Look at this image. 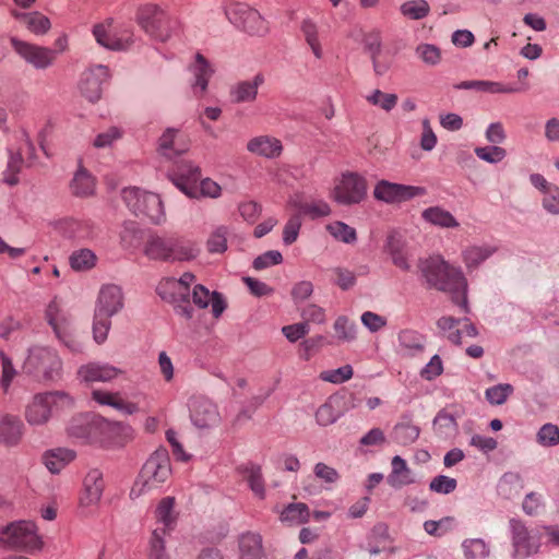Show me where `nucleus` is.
Wrapping results in <instances>:
<instances>
[{
  "instance_id": "nucleus-45",
  "label": "nucleus",
  "mask_w": 559,
  "mask_h": 559,
  "mask_svg": "<svg viewBox=\"0 0 559 559\" xmlns=\"http://www.w3.org/2000/svg\"><path fill=\"white\" fill-rule=\"evenodd\" d=\"M24 26L35 35H45L51 27L50 20L38 11L28 12Z\"/></svg>"
},
{
  "instance_id": "nucleus-19",
  "label": "nucleus",
  "mask_w": 559,
  "mask_h": 559,
  "mask_svg": "<svg viewBox=\"0 0 559 559\" xmlns=\"http://www.w3.org/2000/svg\"><path fill=\"white\" fill-rule=\"evenodd\" d=\"M195 281V276L192 273H185L179 280L169 278L158 287L159 295L166 290H169L174 298H178L186 302L182 307V311L187 318H191V311L189 310V286Z\"/></svg>"
},
{
  "instance_id": "nucleus-61",
  "label": "nucleus",
  "mask_w": 559,
  "mask_h": 559,
  "mask_svg": "<svg viewBox=\"0 0 559 559\" xmlns=\"http://www.w3.org/2000/svg\"><path fill=\"white\" fill-rule=\"evenodd\" d=\"M24 160L21 153H13L10 156L8 163V176L5 177V181L10 186H14L19 182L17 174L21 171L23 167Z\"/></svg>"
},
{
  "instance_id": "nucleus-10",
  "label": "nucleus",
  "mask_w": 559,
  "mask_h": 559,
  "mask_svg": "<svg viewBox=\"0 0 559 559\" xmlns=\"http://www.w3.org/2000/svg\"><path fill=\"white\" fill-rule=\"evenodd\" d=\"M10 44L21 59L37 70H46L57 60V50L49 47L22 40L15 36L10 38Z\"/></svg>"
},
{
  "instance_id": "nucleus-21",
  "label": "nucleus",
  "mask_w": 559,
  "mask_h": 559,
  "mask_svg": "<svg viewBox=\"0 0 559 559\" xmlns=\"http://www.w3.org/2000/svg\"><path fill=\"white\" fill-rule=\"evenodd\" d=\"M105 488L103 474L98 469H92L84 478V489L80 497L82 507H90L99 502Z\"/></svg>"
},
{
  "instance_id": "nucleus-2",
  "label": "nucleus",
  "mask_w": 559,
  "mask_h": 559,
  "mask_svg": "<svg viewBox=\"0 0 559 559\" xmlns=\"http://www.w3.org/2000/svg\"><path fill=\"white\" fill-rule=\"evenodd\" d=\"M135 22L145 34L162 43L169 40L180 25L176 17L152 2L143 3L136 9Z\"/></svg>"
},
{
  "instance_id": "nucleus-56",
  "label": "nucleus",
  "mask_w": 559,
  "mask_h": 559,
  "mask_svg": "<svg viewBox=\"0 0 559 559\" xmlns=\"http://www.w3.org/2000/svg\"><path fill=\"white\" fill-rule=\"evenodd\" d=\"M164 535L165 534L159 531V527L154 530L150 540V559H168L165 552Z\"/></svg>"
},
{
  "instance_id": "nucleus-9",
  "label": "nucleus",
  "mask_w": 559,
  "mask_h": 559,
  "mask_svg": "<svg viewBox=\"0 0 559 559\" xmlns=\"http://www.w3.org/2000/svg\"><path fill=\"white\" fill-rule=\"evenodd\" d=\"M92 32L96 41L110 50H126L133 44V31L116 26L110 17L95 24Z\"/></svg>"
},
{
  "instance_id": "nucleus-16",
  "label": "nucleus",
  "mask_w": 559,
  "mask_h": 559,
  "mask_svg": "<svg viewBox=\"0 0 559 559\" xmlns=\"http://www.w3.org/2000/svg\"><path fill=\"white\" fill-rule=\"evenodd\" d=\"M102 442L106 447H124L133 439L131 426L120 421L102 420L99 423Z\"/></svg>"
},
{
  "instance_id": "nucleus-37",
  "label": "nucleus",
  "mask_w": 559,
  "mask_h": 559,
  "mask_svg": "<svg viewBox=\"0 0 559 559\" xmlns=\"http://www.w3.org/2000/svg\"><path fill=\"white\" fill-rule=\"evenodd\" d=\"M423 217L427 222H429L433 225L440 226V227H444V228H451V227L459 226V223L454 218V216L450 212H448L439 206H432V207L426 209L423 212Z\"/></svg>"
},
{
  "instance_id": "nucleus-49",
  "label": "nucleus",
  "mask_w": 559,
  "mask_h": 559,
  "mask_svg": "<svg viewBox=\"0 0 559 559\" xmlns=\"http://www.w3.org/2000/svg\"><path fill=\"white\" fill-rule=\"evenodd\" d=\"M301 31L305 35L307 44L310 46L313 55L320 59L322 57V48L318 37V28L311 20H305L301 24Z\"/></svg>"
},
{
  "instance_id": "nucleus-34",
  "label": "nucleus",
  "mask_w": 559,
  "mask_h": 559,
  "mask_svg": "<svg viewBox=\"0 0 559 559\" xmlns=\"http://www.w3.org/2000/svg\"><path fill=\"white\" fill-rule=\"evenodd\" d=\"M191 71L195 76L194 90L197 91V88H200V93H204L206 91L209 80L213 74V70L203 55H195V61L191 66Z\"/></svg>"
},
{
  "instance_id": "nucleus-22",
  "label": "nucleus",
  "mask_w": 559,
  "mask_h": 559,
  "mask_svg": "<svg viewBox=\"0 0 559 559\" xmlns=\"http://www.w3.org/2000/svg\"><path fill=\"white\" fill-rule=\"evenodd\" d=\"M265 82L262 72L257 73L252 80H245L236 83L231 88V96L235 103H252L257 99L258 88Z\"/></svg>"
},
{
  "instance_id": "nucleus-31",
  "label": "nucleus",
  "mask_w": 559,
  "mask_h": 559,
  "mask_svg": "<svg viewBox=\"0 0 559 559\" xmlns=\"http://www.w3.org/2000/svg\"><path fill=\"white\" fill-rule=\"evenodd\" d=\"M74 457V451L58 448L45 454L44 463L51 473H59L67 464L72 462Z\"/></svg>"
},
{
  "instance_id": "nucleus-33",
  "label": "nucleus",
  "mask_w": 559,
  "mask_h": 559,
  "mask_svg": "<svg viewBox=\"0 0 559 559\" xmlns=\"http://www.w3.org/2000/svg\"><path fill=\"white\" fill-rule=\"evenodd\" d=\"M241 559H261L262 558V539L254 533L243 534L239 542Z\"/></svg>"
},
{
  "instance_id": "nucleus-23",
  "label": "nucleus",
  "mask_w": 559,
  "mask_h": 559,
  "mask_svg": "<svg viewBox=\"0 0 559 559\" xmlns=\"http://www.w3.org/2000/svg\"><path fill=\"white\" fill-rule=\"evenodd\" d=\"M511 527L513 534L514 556L519 559H523L535 552L537 547L532 542L527 528L516 520L511 521Z\"/></svg>"
},
{
  "instance_id": "nucleus-60",
  "label": "nucleus",
  "mask_w": 559,
  "mask_h": 559,
  "mask_svg": "<svg viewBox=\"0 0 559 559\" xmlns=\"http://www.w3.org/2000/svg\"><path fill=\"white\" fill-rule=\"evenodd\" d=\"M227 229L225 227L217 228L207 240V249L211 252H224L227 248Z\"/></svg>"
},
{
  "instance_id": "nucleus-17",
  "label": "nucleus",
  "mask_w": 559,
  "mask_h": 559,
  "mask_svg": "<svg viewBox=\"0 0 559 559\" xmlns=\"http://www.w3.org/2000/svg\"><path fill=\"white\" fill-rule=\"evenodd\" d=\"M108 76V69L105 66L86 71L80 84L82 95L91 103L97 102L102 96V84Z\"/></svg>"
},
{
  "instance_id": "nucleus-14",
  "label": "nucleus",
  "mask_w": 559,
  "mask_h": 559,
  "mask_svg": "<svg viewBox=\"0 0 559 559\" xmlns=\"http://www.w3.org/2000/svg\"><path fill=\"white\" fill-rule=\"evenodd\" d=\"M423 193V188L393 183L386 180L379 181L373 190V197L385 203L403 202Z\"/></svg>"
},
{
  "instance_id": "nucleus-47",
  "label": "nucleus",
  "mask_w": 559,
  "mask_h": 559,
  "mask_svg": "<svg viewBox=\"0 0 559 559\" xmlns=\"http://www.w3.org/2000/svg\"><path fill=\"white\" fill-rule=\"evenodd\" d=\"M367 102L384 111H391L397 104V95L374 90L366 97Z\"/></svg>"
},
{
  "instance_id": "nucleus-25",
  "label": "nucleus",
  "mask_w": 559,
  "mask_h": 559,
  "mask_svg": "<svg viewBox=\"0 0 559 559\" xmlns=\"http://www.w3.org/2000/svg\"><path fill=\"white\" fill-rule=\"evenodd\" d=\"M120 373L121 370L109 365L88 364L79 369V376L86 382H107Z\"/></svg>"
},
{
  "instance_id": "nucleus-63",
  "label": "nucleus",
  "mask_w": 559,
  "mask_h": 559,
  "mask_svg": "<svg viewBox=\"0 0 559 559\" xmlns=\"http://www.w3.org/2000/svg\"><path fill=\"white\" fill-rule=\"evenodd\" d=\"M430 490L439 493H450L456 488V480L444 475L435 477L430 483Z\"/></svg>"
},
{
  "instance_id": "nucleus-7",
  "label": "nucleus",
  "mask_w": 559,
  "mask_h": 559,
  "mask_svg": "<svg viewBox=\"0 0 559 559\" xmlns=\"http://www.w3.org/2000/svg\"><path fill=\"white\" fill-rule=\"evenodd\" d=\"M122 199L136 216L147 217L155 224L164 217L163 204L156 193L131 187L123 189Z\"/></svg>"
},
{
  "instance_id": "nucleus-58",
  "label": "nucleus",
  "mask_w": 559,
  "mask_h": 559,
  "mask_svg": "<svg viewBox=\"0 0 559 559\" xmlns=\"http://www.w3.org/2000/svg\"><path fill=\"white\" fill-rule=\"evenodd\" d=\"M353 377V368L349 365H345L335 370H328L320 373V378L323 381L331 383H342L349 380Z\"/></svg>"
},
{
  "instance_id": "nucleus-29",
  "label": "nucleus",
  "mask_w": 559,
  "mask_h": 559,
  "mask_svg": "<svg viewBox=\"0 0 559 559\" xmlns=\"http://www.w3.org/2000/svg\"><path fill=\"white\" fill-rule=\"evenodd\" d=\"M457 90H474L477 92L483 93H490V94H497V93H518L521 90L513 86H506L498 82H491V81H463L459 84L454 85Z\"/></svg>"
},
{
  "instance_id": "nucleus-13",
  "label": "nucleus",
  "mask_w": 559,
  "mask_h": 559,
  "mask_svg": "<svg viewBox=\"0 0 559 559\" xmlns=\"http://www.w3.org/2000/svg\"><path fill=\"white\" fill-rule=\"evenodd\" d=\"M189 409L190 418L199 429H210L221 420L217 406L207 397H192L189 403Z\"/></svg>"
},
{
  "instance_id": "nucleus-3",
  "label": "nucleus",
  "mask_w": 559,
  "mask_h": 559,
  "mask_svg": "<svg viewBox=\"0 0 559 559\" xmlns=\"http://www.w3.org/2000/svg\"><path fill=\"white\" fill-rule=\"evenodd\" d=\"M144 253L153 260L188 261L198 255L199 249L190 241L151 234L145 241Z\"/></svg>"
},
{
  "instance_id": "nucleus-12",
  "label": "nucleus",
  "mask_w": 559,
  "mask_h": 559,
  "mask_svg": "<svg viewBox=\"0 0 559 559\" xmlns=\"http://www.w3.org/2000/svg\"><path fill=\"white\" fill-rule=\"evenodd\" d=\"M68 397L63 392H46L34 395L32 402L26 406L25 418L29 425H44L51 415L52 405L61 399Z\"/></svg>"
},
{
  "instance_id": "nucleus-46",
  "label": "nucleus",
  "mask_w": 559,
  "mask_h": 559,
  "mask_svg": "<svg viewBox=\"0 0 559 559\" xmlns=\"http://www.w3.org/2000/svg\"><path fill=\"white\" fill-rule=\"evenodd\" d=\"M430 8L426 0L406 1L401 5V13L412 20H421L429 14Z\"/></svg>"
},
{
  "instance_id": "nucleus-35",
  "label": "nucleus",
  "mask_w": 559,
  "mask_h": 559,
  "mask_svg": "<svg viewBox=\"0 0 559 559\" xmlns=\"http://www.w3.org/2000/svg\"><path fill=\"white\" fill-rule=\"evenodd\" d=\"M288 205L298 210V213L309 215L311 218L324 217L331 214L330 205L322 201L302 202L299 200H290Z\"/></svg>"
},
{
  "instance_id": "nucleus-6",
  "label": "nucleus",
  "mask_w": 559,
  "mask_h": 559,
  "mask_svg": "<svg viewBox=\"0 0 559 559\" xmlns=\"http://www.w3.org/2000/svg\"><path fill=\"white\" fill-rule=\"evenodd\" d=\"M23 369L28 374L41 377L46 381H55L61 376L62 361L55 349L33 346L28 350Z\"/></svg>"
},
{
  "instance_id": "nucleus-38",
  "label": "nucleus",
  "mask_w": 559,
  "mask_h": 559,
  "mask_svg": "<svg viewBox=\"0 0 559 559\" xmlns=\"http://www.w3.org/2000/svg\"><path fill=\"white\" fill-rule=\"evenodd\" d=\"M243 478L248 481L249 487L260 499L265 496L264 481L262 478L261 467L259 465L250 464L240 468Z\"/></svg>"
},
{
  "instance_id": "nucleus-52",
  "label": "nucleus",
  "mask_w": 559,
  "mask_h": 559,
  "mask_svg": "<svg viewBox=\"0 0 559 559\" xmlns=\"http://www.w3.org/2000/svg\"><path fill=\"white\" fill-rule=\"evenodd\" d=\"M513 392L511 384H498L486 390V399L492 405L503 404Z\"/></svg>"
},
{
  "instance_id": "nucleus-36",
  "label": "nucleus",
  "mask_w": 559,
  "mask_h": 559,
  "mask_svg": "<svg viewBox=\"0 0 559 559\" xmlns=\"http://www.w3.org/2000/svg\"><path fill=\"white\" fill-rule=\"evenodd\" d=\"M386 248L395 266L404 271L409 270L407 252L404 250V243L397 234L389 235Z\"/></svg>"
},
{
  "instance_id": "nucleus-26",
  "label": "nucleus",
  "mask_w": 559,
  "mask_h": 559,
  "mask_svg": "<svg viewBox=\"0 0 559 559\" xmlns=\"http://www.w3.org/2000/svg\"><path fill=\"white\" fill-rule=\"evenodd\" d=\"M92 395L97 403L111 406L128 415H132L139 411V407L135 403L124 400L123 396L118 392L111 393L107 391L95 390L93 391Z\"/></svg>"
},
{
  "instance_id": "nucleus-48",
  "label": "nucleus",
  "mask_w": 559,
  "mask_h": 559,
  "mask_svg": "<svg viewBox=\"0 0 559 559\" xmlns=\"http://www.w3.org/2000/svg\"><path fill=\"white\" fill-rule=\"evenodd\" d=\"M328 231L337 240L345 243H353L356 241V230L343 222H333L326 225Z\"/></svg>"
},
{
  "instance_id": "nucleus-15",
  "label": "nucleus",
  "mask_w": 559,
  "mask_h": 559,
  "mask_svg": "<svg viewBox=\"0 0 559 559\" xmlns=\"http://www.w3.org/2000/svg\"><path fill=\"white\" fill-rule=\"evenodd\" d=\"M200 178V168L185 160L179 162L170 175L173 183L189 198H198Z\"/></svg>"
},
{
  "instance_id": "nucleus-28",
  "label": "nucleus",
  "mask_w": 559,
  "mask_h": 559,
  "mask_svg": "<svg viewBox=\"0 0 559 559\" xmlns=\"http://www.w3.org/2000/svg\"><path fill=\"white\" fill-rule=\"evenodd\" d=\"M178 130L168 128L159 138L158 150L167 158L180 155L188 150V144L177 140Z\"/></svg>"
},
{
  "instance_id": "nucleus-62",
  "label": "nucleus",
  "mask_w": 559,
  "mask_h": 559,
  "mask_svg": "<svg viewBox=\"0 0 559 559\" xmlns=\"http://www.w3.org/2000/svg\"><path fill=\"white\" fill-rule=\"evenodd\" d=\"M282 261V253L276 250H271L255 258L253 261V267L255 270H263L270 265L280 264Z\"/></svg>"
},
{
  "instance_id": "nucleus-4",
  "label": "nucleus",
  "mask_w": 559,
  "mask_h": 559,
  "mask_svg": "<svg viewBox=\"0 0 559 559\" xmlns=\"http://www.w3.org/2000/svg\"><path fill=\"white\" fill-rule=\"evenodd\" d=\"M170 460L166 449H158L144 463L130 496L139 497L144 490L159 487L170 475Z\"/></svg>"
},
{
  "instance_id": "nucleus-53",
  "label": "nucleus",
  "mask_w": 559,
  "mask_h": 559,
  "mask_svg": "<svg viewBox=\"0 0 559 559\" xmlns=\"http://www.w3.org/2000/svg\"><path fill=\"white\" fill-rule=\"evenodd\" d=\"M463 548L468 559L485 558L489 552L485 542L479 538L466 539L463 543Z\"/></svg>"
},
{
  "instance_id": "nucleus-57",
  "label": "nucleus",
  "mask_w": 559,
  "mask_h": 559,
  "mask_svg": "<svg viewBox=\"0 0 559 559\" xmlns=\"http://www.w3.org/2000/svg\"><path fill=\"white\" fill-rule=\"evenodd\" d=\"M301 227L300 213L293 214L286 223L283 231V240L286 245H292L296 241Z\"/></svg>"
},
{
  "instance_id": "nucleus-20",
  "label": "nucleus",
  "mask_w": 559,
  "mask_h": 559,
  "mask_svg": "<svg viewBox=\"0 0 559 559\" xmlns=\"http://www.w3.org/2000/svg\"><path fill=\"white\" fill-rule=\"evenodd\" d=\"M59 308L57 302L52 301L46 309V319L51 325L56 336L72 352H80L81 346L69 332V324L66 319L59 320Z\"/></svg>"
},
{
  "instance_id": "nucleus-40",
  "label": "nucleus",
  "mask_w": 559,
  "mask_h": 559,
  "mask_svg": "<svg viewBox=\"0 0 559 559\" xmlns=\"http://www.w3.org/2000/svg\"><path fill=\"white\" fill-rule=\"evenodd\" d=\"M94 187V179L84 169L78 170L71 182V190L73 194L78 197H87L93 194Z\"/></svg>"
},
{
  "instance_id": "nucleus-32",
  "label": "nucleus",
  "mask_w": 559,
  "mask_h": 559,
  "mask_svg": "<svg viewBox=\"0 0 559 559\" xmlns=\"http://www.w3.org/2000/svg\"><path fill=\"white\" fill-rule=\"evenodd\" d=\"M411 474L405 460L396 455L392 460V472L388 476V483L394 488L409 485L413 483Z\"/></svg>"
},
{
  "instance_id": "nucleus-11",
  "label": "nucleus",
  "mask_w": 559,
  "mask_h": 559,
  "mask_svg": "<svg viewBox=\"0 0 559 559\" xmlns=\"http://www.w3.org/2000/svg\"><path fill=\"white\" fill-rule=\"evenodd\" d=\"M228 20L251 35L262 36L267 32V24L260 13L245 3H231L225 11Z\"/></svg>"
},
{
  "instance_id": "nucleus-24",
  "label": "nucleus",
  "mask_w": 559,
  "mask_h": 559,
  "mask_svg": "<svg viewBox=\"0 0 559 559\" xmlns=\"http://www.w3.org/2000/svg\"><path fill=\"white\" fill-rule=\"evenodd\" d=\"M193 304L199 308L212 307V313L218 318L226 308V304L218 293H210L203 285H195L192 292Z\"/></svg>"
},
{
  "instance_id": "nucleus-27",
  "label": "nucleus",
  "mask_w": 559,
  "mask_h": 559,
  "mask_svg": "<svg viewBox=\"0 0 559 559\" xmlns=\"http://www.w3.org/2000/svg\"><path fill=\"white\" fill-rule=\"evenodd\" d=\"M247 150L260 156L274 158L281 154L282 144L277 139L262 135L251 139L247 144Z\"/></svg>"
},
{
  "instance_id": "nucleus-1",
  "label": "nucleus",
  "mask_w": 559,
  "mask_h": 559,
  "mask_svg": "<svg viewBox=\"0 0 559 559\" xmlns=\"http://www.w3.org/2000/svg\"><path fill=\"white\" fill-rule=\"evenodd\" d=\"M421 272L430 287L449 293L451 300L468 312L466 280L457 269L440 258H430L423 263Z\"/></svg>"
},
{
  "instance_id": "nucleus-30",
  "label": "nucleus",
  "mask_w": 559,
  "mask_h": 559,
  "mask_svg": "<svg viewBox=\"0 0 559 559\" xmlns=\"http://www.w3.org/2000/svg\"><path fill=\"white\" fill-rule=\"evenodd\" d=\"M22 433L23 424L17 417L5 415L0 420V440L7 444H16L20 441Z\"/></svg>"
},
{
  "instance_id": "nucleus-43",
  "label": "nucleus",
  "mask_w": 559,
  "mask_h": 559,
  "mask_svg": "<svg viewBox=\"0 0 559 559\" xmlns=\"http://www.w3.org/2000/svg\"><path fill=\"white\" fill-rule=\"evenodd\" d=\"M309 509L305 503H292L287 506L281 514L284 522L306 523L309 520Z\"/></svg>"
},
{
  "instance_id": "nucleus-41",
  "label": "nucleus",
  "mask_w": 559,
  "mask_h": 559,
  "mask_svg": "<svg viewBox=\"0 0 559 559\" xmlns=\"http://www.w3.org/2000/svg\"><path fill=\"white\" fill-rule=\"evenodd\" d=\"M460 323V319H455L453 317H441L437 321V326L451 343L459 345L461 344L462 338L461 329L457 328Z\"/></svg>"
},
{
  "instance_id": "nucleus-8",
  "label": "nucleus",
  "mask_w": 559,
  "mask_h": 559,
  "mask_svg": "<svg viewBox=\"0 0 559 559\" xmlns=\"http://www.w3.org/2000/svg\"><path fill=\"white\" fill-rule=\"evenodd\" d=\"M367 180L358 173L346 171L335 181L331 198L340 204L360 203L367 195Z\"/></svg>"
},
{
  "instance_id": "nucleus-5",
  "label": "nucleus",
  "mask_w": 559,
  "mask_h": 559,
  "mask_svg": "<svg viewBox=\"0 0 559 559\" xmlns=\"http://www.w3.org/2000/svg\"><path fill=\"white\" fill-rule=\"evenodd\" d=\"M0 545L33 554L43 548L36 525L28 521L12 522L0 531Z\"/></svg>"
},
{
  "instance_id": "nucleus-50",
  "label": "nucleus",
  "mask_w": 559,
  "mask_h": 559,
  "mask_svg": "<svg viewBox=\"0 0 559 559\" xmlns=\"http://www.w3.org/2000/svg\"><path fill=\"white\" fill-rule=\"evenodd\" d=\"M536 441L543 447L558 445L559 427L550 423L543 425L536 435Z\"/></svg>"
},
{
  "instance_id": "nucleus-42",
  "label": "nucleus",
  "mask_w": 559,
  "mask_h": 559,
  "mask_svg": "<svg viewBox=\"0 0 559 559\" xmlns=\"http://www.w3.org/2000/svg\"><path fill=\"white\" fill-rule=\"evenodd\" d=\"M70 265L75 271H86L95 266L96 255L90 249H80L70 255Z\"/></svg>"
},
{
  "instance_id": "nucleus-39",
  "label": "nucleus",
  "mask_w": 559,
  "mask_h": 559,
  "mask_svg": "<svg viewBox=\"0 0 559 559\" xmlns=\"http://www.w3.org/2000/svg\"><path fill=\"white\" fill-rule=\"evenodd\" d=\"M399 342L412 355L421 353L425 348V337L413 330L401 331L399 333Z\"/></svg>"
},
{
  "instance_id": "nucleus-59",
  "label": "nucleus",
  "mask_w": 559,
  "mask_h": 559,
  "mask_svg": "<svg viewBox=\"0 0 559 559\" xmlns=\"http://www.w3.org/2000/svg\"><path fill=\"white\" fill-rule=\"evenodd\" d=\"M475 154L483 160L488 163H498L502 160L507 152L503 147L493 145V146H485V147H476Z\"/></svg>"
},
{
  "instance_id": "nucleus-64",
  "label": "nucleus",
  "mask_w": 559,
  "mask_h": 559,
  "mask_svg": "<svg viewBox=\"0 0 559 559\" xmlns=\"http://www.w3.org/2000/svg\"><path fill=\"white\" fill-rule=\"evenodd\" d=\"M142 238L143 233L138 228V226L134 223H129L124 225L123 230L121 233V239L123 242L128 243V246L131 247H138Z\"/></svg>"
},
{
  "instance_id": "nucleus-55",
  "label": "nucleus",
  "mask_w": 559,
  "mask_h": 559,
  "mask_svg": "<svg viewBox=\"0 0 559 559\" xmlns=\"http://www.w3.org/2000/svg\"><path fill=\"white\" fill-rule=\"evenodd\" d=\"M111 322L110 317L99 316L95 311L94 323H93V335L96 343L102 344L105 342L110 329Z\"/></svg>"
},
{
  "instance_id": "nucleus-51",
  "label": "nucleus",
  "mask_w": 559,
  "mask_h": 559,
  "mask_svg": "<svg viewBox=\"0 0 559 559\" xmlns=\"http://www.w3.org/2000/svg\"><path fill=\"white\" fill-rule=\"evenodd\" d=\"M338 415L340 413L334 405V401L329 399L318 408L316 419L320 426H329L337 419Z\"/></svg>"
},
{
  "instance_id": "nucleus-54",
  "label": "nucleus",
  "mask_w": 559,
  "mask_h": 559,
  "mask_svg": "<svg viewBox=\"0 0 559 559\" xmlns=\"http://www.w3.org/2000/svg\"><path fill=\"white\" fill-rule=\"evenodd\" d=\"M334 330L340 341L350 342L356 337L355 325L345 316H341L335 320Z\"/></svg>"
},
{
  "instance_id": "nucleus-44",
  "label": "nucleus",
  "mask_w": 559,
  "mask_h": 559,
  "mask_svg": "<svg viewBox=\"0 0 559 559\" xmlns=\"http://www.w3.org/2000/svg\"><path fill=\"white\" fill-rule=\"evenodd\" d=\"M175 506V500L171 497H166L162 499L159 502L157 510H156V516L160 523H163V527L159 528L163 534H166L167 528L171 526V524L175 522V516L173 514Z\"/></svg>"
},
{
  "instance_id": "nucleus-18",
  "label": "nucleus",
  "mask_w": 559,
  "mask_h": 559,
  "mask_svg": "<svg viewBox=\"0 0 559 559\" xmlns=\"http://www.w3.org/2000/svg\"><path fill=\"white\" fill-rule=\"evenodd\" d=\"M123 307V294L119 286L104 285L98 295L96 312L99 316L112 317Z\"/></svg>"
}]
</instances>
